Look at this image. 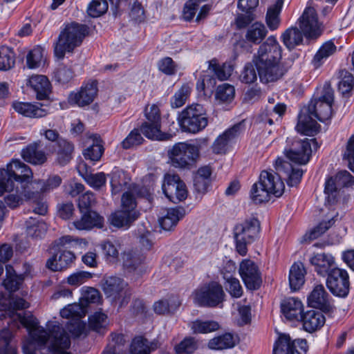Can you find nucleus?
Wrapping results in <instances>:
<instances>
[{
	"instance_id": "1",
	"label": "nucleus",
	"mask_w": 354,
	"mask_h": 354,
	"mask_svg": "<svg viewBox=\"0 0 354 354\" xmlns=\"http://www.w3.org/2000/svg\"><path fill=\"white\" fill-rule=\"evenodd\" d=\"M281 57L282 49L274 36H270L260 45L252 62L261 82L277 81L286 73L281 63Z\"/></svg>"
},
{
	"instance_id": "2",
	"label": "nucleus",
	"mask_w": 354,
	"mask_h": 354,
	"mask_svg": "<svg viewBox=\"0 0 354 354\" xmlns=\"http://www.w3.org/2000/svg\"><path fill=\"white\" fill-rule=\"evenodd\" d=\"M24 328L28 332L31 341L39 346H44L50 339L49 350L53 354H66L71 346V340L64 329L54 326L50 334L39 326V322L30 312L24 311Z\"/></svg>"
},
{
	"instance_id": "3",
	"label": "nucleus",
	"mask_w": 354,
	"mask_h": 354,
	"mask_svg": "<svg viewBox=\"0 0 354 354\" xmlns=\"http://www.w3.org/2000/svg\"><path fill=\"white\" fill-rule=\"evenodd\" d=\"M87 32L86 25L71 23L61 31L55 46V55L62 59L66 52H72L80 46Z\"/></svg>"
},
{
	"instance_id": "4",
	"label": "nucleus",
	"mask_w": 354,
	"mask_h": 354,
	"mask_svg": "<svg viewBox=\"0 0 354 354\" xmlns=\"http://www.w3.org/2000/svg\"><path fill=\"white\" fill-rule=\"evenodd\" d=\"M199 154L200 146L196 142H178L168 151L171 165L180 169H191Z\"/></svg>"
},
{
	"instance_id": "5",
	"label": "nucleus",
	"mask_w": 354,
	"mask_h": 354,
	"mask_svg": "<svg viewBox=\"0 0 354 354\" xmlns=\"http://www.w3.org/2000/svg\"><path fill=\"white\" fill-rule=\"evenodd\" d=\"M178 120L183 131L192 133L202 131L208 124L205 109L199 104L187 106L179 115Z\"/></svg>"
},
{
	"instance_id": "6",
	"label": "nucleus",
	"mask_w": 354,
	"mask_h": 354,
	"mask_svg": "<svg viewBox=\"0 0 354 354\" xmlns=\"http://www.w3.org/2000/svg\"><path fill=\"white\" fill-rule=\"evenodd\" d=\"M260 231V223L257 218L250 217L236 225L234 229L237 252L245 256L248 252L247 245L253 243Z\"/></svg>"
},
{
	"instance_id": "7",
	"label": "nucleus",
	"mask_w": 354,
	"mask_h": 354,
	"mask_svg": "<svg viewBox=\"0 0 354 354\" xmlns=\"http://www.w3.org/2000/svg\"><path fill=\"white\" fill-rule=\"evenodd\" d=\"M139 216L135 197L131 193L127 192L122 197L121 209L112 213L109 221L113 226L118 228H129Z\"/></svg>"
},
{
	"instance_id": "8",
	"label": "nucleus",
	"mask_w": 354,
	"mask_h": 354,
	"mask_svg": "<svg viewBox=\"0 0 354 354\" xmlns=\"http://www.w3.org/2000/svg\"><path fill=\"white\" fill-rule=\"evenodd\" d=\"M102 288L106 298L122 308L128 304L132 295L131 289L123 279L111 276L104 279Z\"/></svg>"
},
{
	"instance_id": "9",
	"label": "nucleus",
	"mask_w": 354,
	"mask_h": 354,
	"mask_svg": "<svg viewBox=\"0 0 354 354\" xmlns=\"http://www.w3.org/2000/svg\"><path fill=\"white\" fill-rule=\"evenodd\" d=\"M319 147L315 138L295 139L290 145L286 147L284 153L286 157L292 162L306 165L310 160L313 150L316 151Z\"/></svg>"
},
{
	"instance_id": "10",
	"label": "nucleus",
	"mask_w": 354,
	"mask_h": 354,
	"mask_svg": "<svg viewBox=\"0 0 354 354\" xmlns=\"http://www.w3.org/2000/svg\"><path fill=\"white\" fill-rule=\"evenodd\" d=\"M225 292L221 284L216 281L206 283L194 292V299L200 306L216 307L222 304Z\"/></svg>"
},
{
	"instance_id": "11",
	"label": "nucleus",
	"mask_w": 354,
	"mask_h": 354,
	"mask_svg": "<svg viewBox=\"0 0 354 354\" xmlns=\"http://www.w3.org/2000/svg\"><path fill=\"white\" fill-rule=\"evenodd\" d=\"M334 101V91L330 86H325L318 99L311 101L308 111L322 122L330 120L333 114L332 105Z\"/></svg>"
},
{
	"instance_id": "12",
	"label": "nucleus",
	"mask_w": 354,
	"mask_h": 354,
	"mask_svg": "<svg viewBox=\"0 0 354 354\" xmlns=\"http://www.w3.org/2000/svg\"><path fill=\"white\" fill-rule=\"evenodd\" d=\"M146 121L142 124L140 131L149 139L165 140L167 134L162 133L161 128L160 113L156 104L148 105L145 109Z\"/></svg>"
},
{
	"instance_id": "13",
	"label": "nucleus",
	"mask_w": 354,
	"mask_h": 354,
	"mask_svg": "<svg viewBox=\"0 0 354 354\" xmlns=\"http://www.w3.org/2000/svg\"><path fill=\"white\" fill-rule=\"evenodd\" d=\"M162 188L166 197L174 203L185 201L188 195L186 185L178 174H165Z\"/></svg>"
},
{
	"instance_id": "14",
	"label": "nucleus",
	"mask_w": 354,
	"mask_h": 354,
	"mask_svg": "<svg viewBox=\"0 0 354 354\" xmlns=\"http://www.w3.org/2000/svg\"><path fill=\"white\" fill-rule=\"evenodd\" d=\"M308 345L305 339H292L288 334H281L273 346V354H306Z\"/></svg>"
},
{
	"instance_id": "15",
	"label": "nucleus",
	"mask_w": 354,
	"mask_h": 354,
	"mask_svg": "<svg viewBox=\"0 0 354 354\" xmlns=\"http://www.w3.org/2000/svg\"><path fill=\"white\" fill-rule=\"evenodd\" d=\"M326 286L335 296L346 297L350 290L349 276L346 270L336 268L327 275Z\"/></svg>"
},
{
	"instance_id": "16",
	"label": "nucleus",
	"mask_w": 354,
	"mask_h": 354,
	"mask_svg": "<svg viewBox=\"0 0 354 354\" xmlns=\"http://www.w3.org/2000/svg\"><path fill=\"white\" fill-rule=\"evenodd\" d=\"M297 24L307 39H317L322 35L321 24L316 10L312 7H307L304 10Z\"/></svg>"
},
{
	"instance_id": "17",
	"label": "nucleus",
	"mask_w": 354,
	"mask_h": 354,
	"mask_svg": "<svg viewBox=\"0 0 354 354\" xmlns=\"http://www.w3.org/2000/svg\"><path fill=\"white\" fill-rule=\"evenodd\" d=\"M86 313V308L82 303L68 304L60 311V315L63 318L74 319V324L68 326V329L75 337H80L84 332L85 325L81 322L80 319L84 317Z\"/></svg>"
},
{
	"instance_id": "18",
	"label": "nucleus",
	"mask_w": 354,
	"mask_h": 354,
	"mask_svg": "<svg viewBox=\"0 0 354 354\" xmlns=\"http://www.w3.org/2000/svg\"><path fill=\"white\" fill-rule=\"evenodd\" d=\"M243 125L239 122L226 129L218 136L212 145V151L216 154H224L237 142L243 132Z\"/></svg>"
},
{
	"instance_id": "19",
	"label": "nucleus",
	"mask_w": 354,
	"mask_h": 354,
	"mask_svg": "<svg viewBox=\"0 0 354 354\" xmlns=\"http://www.w3.org/2000/svg\"><path fill=\"white\" fill-rule=\"evenodd\" d=\"M239 274L245 286L251 290L260 288L262 279L257 265L250 259H243L239 265Z\"/></svg>"
},
{
	"instance_id": "20",
	"label": "nucleus",
	"mask_w": 354,
	"mask_h": 354,
	"mask_svg": "<svg viewBox=\"0 0 354 354\" xmlns=\"http://www.w3.org/2000/svg\"><path fill=\"white\" fill-rule=\"evenodd\" d=\"M97 91V82L90 81L84 84L78 92L71 93L68 96V102L80 107L88 106L93 102Z\"/></svg>"
},
{
	"instance_id": "21",
	"label": "nucleus",
	"mask_w": 354,
	"mask_h": 354,
	"mask_svg": "<svg viewBox=\"0 0 354 354\" xmlns=\"http://www.w3.org/2000/svg\"><path fill=\"white\" fill-rule=\"evenodd\" d=\"M259 182L271 195L280 197L284 192L285 185L281 180V173L262 171L259 176Z\"/></svg>"
},
{
	"instance_id": "22",
	"label": "nucleus",
	"mask_w": 354,
	"mask_h": 354,
	"mask_svg": "<svg viewBox=\"0 0 354 354\" xmlns=\"http://www.w3.org/2000/svg\"><path fill=\"white\" fill-rule=\"evenodd\" d=\"M274 168L281 176L284 174V178H287L288 185L291 187L300 183L304 174V171L299 167H295L290 162L279 158L275 161Z\"/></svg>"
},
{
	"instance_id": "23",
	"label": "nucleus",
	"mask_w": 354,
	"mask_h": 354,
	"mask_svg": "<svg viewBox=\"0 0 354 354\" xmlns=\"http://www.w3.org/2000/svg\"><path fill=\"white\" fill-rule=\"evenodd\" d=\"M309 306L328 312L331 309L330 297L322 284L316 285L307 298Z\"/></svg>"
},
{
	"instance_id": "24",
	"label": "nucleus",
	"mask_w": 354,
	"mask_h": 354,
	"mask_svg": "<svg viewBox=\"0 0 354 354\" xmlns=\"http://www.w3.org/2000/svg\"><path fill=\"white\" fill-rule=\"evenodd\" d=\"M46 261V267L52 271H62L71 267L75 259L73 252L66 250H57Z\"/></svg>"
},
{
	"instance_id": "25",
	"label": "nucleus",
	"mask_w": 354,
	"mask_h": 354,
	"mask_svg": "<svg viewBox=\"0 0 354 354\" xmlns=\"http://www.w3.org/2000/svg\"><path fill=\"white\" fill-rule=\"evenodd\" d=\"M317 274L326 277L333 269L336 268L335 258L329 253L313 254L309 259Z\"/></svg>"
},
{
	"instance_id": "26",
	"label": "nucleus",
	"mask_w": 354,
	"mask_h": 354,
	"mask_svg": "<svg viewBox=\"0 0 354 354\" xmlns=\"http://www.w3.org/2000/svg\"><path fill=\"white\" fill-rule=\"evenodd\" d=\"M299 320L305 331L312 333L320 330L326 322V319L321 311L309 310L301 315Z\"/></svg>"
},
{
	"instance_id": "27",
	"label": "nucleus",
	"mask_w": 354,
	"mask_h": 354,
	"mask_svg": "<svg viewBox=\"0 0 354 354\" xmlns=\"http://www.w3.org/2000/svg\"><path fill=\"white\" fill-rule=\"evenodd\" d=\"M313 118V115L304 107L298 116V122L296 126L297 131L301 134L310 136L318 133L320 125Z\"/></svg>"
},
{
	"instance_id": "28",
	"label": "nucleus",
	"mask_w": 354,
	"mask_h": 354,
	"mask_svg": "<svg viewBox=\"0 0 354 354\" xmlns=\"http://www.w3.org/2000/svg\"><path fill=\"white\" fill-rule=\"evenodd\" d=\"M281 311L283 317L290 321H299L304 311L301 301L295 297H288L281 303Z\"/></svg>"
},
{
	"instance_id": "29",
	"label": "nucleus",
	"mask_w": 354,
	"mask_h": 354,
	"mask_svg": "<svg viewBox=\"0 0 354 354\" xmlns=\"http://www.w3.org/2000/svg\"><path fill=\"white\" fill-rule=\"evenodd\" d=\"M24 160L34 165L46 162L47 153L44 151L41 141L34 142L24 149Z\"/></svg>"
},
{
	"instance_id": "30",
	"label": "nucleus",
	"mask_w": 354,
	"mask_h": 354,
	"mask_svg": "<svg viewBox=\"0 0 354 354\" xmlns=\"http://www.w3.org/2000/svg\"><path fill=\"white\" fill-rule=\"evenodd\" d=\"M27 85L36 93L38 100L48 97L51 93V84L48 77L43 75H33L28 80Z\"/></svg>"
},
{
	"instance_id": "31",
	"label": "nucleus",
	"mask_w": 354,
	"mask_h": 354,
	"mask_svg": "<svg viewBox=\"0 0 354 354\" xmlns=\"http://www.w3.org/2000/svg\"><path fill=\"white\" fill-rule=\"evenodd\" d=\"M24 201L32 204L33 212L39 215L44 216L48 212V205L44 201V195L39 192L26 187H24Z\"/></svg>"
},
{
	"instance_id": "32",
	"label": "nucleus",
	"mask_w": 354,
	"mask_h": 354,
	"mask_svg": "<svg viewBox=\"0 0 354 354\" xmlns=\"http://www.w3.org/2000/svg\"><path fill=\"white\" fill-rule=\"evenodd\" d=\"M80 220L73 223V226L79 230H91L95 227L101 228L103 226L104 218L95 212H82Z\"/></svg>"
},
{
	"instance_id": "33",
	"label": "nucleus",
	"mask_w": 354,
	"mask_h": 354,
	"mask_svg": "<svg viewBox=\"0 0 354 354\" xmlns=\"http://www.w3.org/2000/svg\"><path fill=\"white\" fill-rule=\"evenodd\" d=\"M21 310H22L21 298L15 300L3 299L0 301V311L4 312L3 314L0 315V317L8 316L22 325V315L19 312Z\"/></svg>"
},
{
	"instance_id": "34",
	"label": "nucleus",
	"mask_w": 354,
	"mask_h": 354,
	"mask_svg": "<svg viewBox=\"0 0 354 354\" xmlns=\"http://www.w3.org/2000/svg\"><path fill=\"white\" fill-rule=\"evenodd\" d=\"M62 183V178L58 175L50 176L46 180H34L26 187L41 192V194L50 193L59 187Z\"/></svg>"
},
{
	"instance_id": "35",
	"label": "nucleus",
	"mask_w": 354,
	"mask_h": 354,
	"mask_svg": "<svg viewBox=\"0 0 354 354\" xmlns=\"http://www.w3.org/2000/svg\"><path fill=\"white\" fill-rule=\"evenodd\" d=\"M304 37V32L299 28L291 26L282 33L281 38L284 46L292 50L303 44Z\"/></svg>"
},
{
	"instance_id": "36",
	"label": "nucleus",
	"mask_w": 354,
	"mask_h": 354,
	"mask_svg": "<svg viewBox=\"0 0 354 354\" xmlns=\"http://www.w3.org/2000/svg\"><path fill=\"white\" fill-rule=\"evenodd\" d=\"M185 214V210L181 207L167 209V213L159 219L160 225L163 230H171L176 226Z\"/></svg>"
},
{
	"instance_id": "37",
	"label": "nucleus",
	"mask_w": 354,
	"mask_h": 354,
	"mask_svg": "<svg viewBox=\"0 0 354 354\" xmlns=\"http://www.w3.org/2000/svg\"><path fill=\"white\" fill-rule=\"evenodd\" d=\"M306 270L302 263H295L289 272V284L292 290H299L305 282Z\"/></svg>"
},
{
	"instance_id": "38",
	"label": "nucleus",
	"mask_w": 354,
	"mask_h": 354,
	"mask_svg": "<svg viewBox=\"0 0 354 354\" xmlns=\"http://www.w3.org/2000/svg\"><path fill=\"white\" fill-rule=\"evenodd\" d=\"M268 30L261 22H254L248 26L245 35V39L248 43L259 44L266 38Z\"/></svg>"
},
{
	"instance_id": "39",
	"label": "nucleus",
	"mask_w": 354,
	"mask_h": 354,
	"mask_svg": "<svg viewBox=\"0 0 354 354\" xmlns=\"http://www.w3.org/2000/svg\"><path fill=\"white\" fill-rule=\"evenodd\" d=\"M74 145L65 139H59L57 142L56 160L60 165H66L73 158Z\"/></svg>"
},
{
	"instance_id": "40",
	"label": "nucleus",
	"mask_w": 354,
	"mask_h": 354,
	"mask_svg": "<svg viewBox=\"0 0 354 354\" xmlns=\"http://www.w3.org/2000/svg\"><path fill=\"white\" fill-rule=\"evenodd\" d=\"M26 228L27 238L35 241L44 236L47 231V225L42 221L30 218L26 222Z\"/></svg>"
},
{
	"instance_id": "41",
	"label": "nucleus",
	"mask_w": 354,
	"mask_h": 354,
	"mask_svg": "<svg viewBox=\"0 0 354 354\" xmlns=\"http://www.w3.org/2000/svg\"><path fill=\"white\" fill-rule=\"evenodd\" d=\"M337 46L333 41L324 42L314 55L312 64L315 68H319L329 57L335 54Z\"/></svg>"
},
{
	"instance_id": "42",
	"label": "nucleus",
	"mask_w": 354,
	"mask_h": 354,
	"mask_svg": "<svg viewBox=\"0 0 354 354\" xmlns=\"http://www.w3.org/2000/svg\"><path fill=\"white\" fill-rule=\"evenodd\" d=\"M157 348L158 344L156 342H149L146 338L139 336L133 339L130 351L132 354H150Z\"/></svg>"
},
{
	"instance_id": "43",
	"label": "nucleus",
	"mask_w": 354,
	"mask_h": 354,
	"mask_svg": "<svg viewBox=\"0 0 354 354\" xmlns=\"http://www.w3.org/2000/svg\"><path fill=\"white\" fill-rule=\"evenodd\" d=\"M22 283L21 275L17 274L13 267L10 265L6 266V279L2 285L10 292H14L19 289Z\"/></svg>"
},
{
	"instance_id": "44",
	"label": "nucleus",
	"mask_w": 354,
	"mask_h": 354,
	"mask_svg": "<svg viewBox=\"0 0 354 354\" xmlns=\"http://www.w3.org/2000/svg\"><path fill=\"white\" fill-rule=\"evenodd\" d=\"M22 180L21 176H12L6 169H0V196L14 190L16 183Z\"/></svg>"
},
{
	"instance_id": "45",
	"label": "nucleus",
	"mask_w": 354,
	"mask_h": 354,
	"mask_svg": "<svg viewBox=\"0 0 354 354\" xmlns=\"http://www.w3.org/2000/svg\"><path fill=\"white\" fill-rule=\"evenodd\" d=\"M104 149L102 140L100 138V137L95 136L93 138L92 145L84 150L83 156L87 160L97 162L101 158L104 153Z\"/></svg>"
},
{
	"instance_id": "46",
	"label": "nucleus",
	"mask_w": 354,
	"mask_h": 354,
	"mask_svg": "<svg viewBox=\"0 0 354 354\" xmlns=\"http://www.w3.org/2000/svg\"><path fill=\"white\" fill-rule=\"evenodd\" d=\"M189 327L194 333L205 334L216 331L219 329V324L214 320L196 319L189 324Z\"/></svg>"
},
{
	"instance_id": "47",
	"label": "nucleus",
	"mask_w": 354,
	"mask_h": 354,
	"mask_svg": "<svg viewBox=\"0 0 354 354\" xmlns=\"http://www.w3.org/2000/svg\"><path fill=\"white\" fill-rule=\"evenodd\" d=\"M178 297L172 296L168 299H160L153 304V310L157 314H166L174 312L180 306Z\"/></svg>"
},
{
	"instance_id": "48",
	"label": "nucleus",
	"mask_w": 354,
	"mask_h": 354,
	"mask_svg": "<svg viewBox=\"0 0 354 354\" xmlns=\"http://www.w3.org/2000/svg\"><path fill=\"white\" fill-rule=\"evenodd\" d=\"M235 346L234 337L230 333H225L212 339L208 346L211 349L223 350L232 348Z\"/></svg>"
},
{
	"instance_id": "49",
	"label": "nucleus",
	"mask_w": 354,
	"mask_h": 354,
	"mask_svg": "<svg viewBox=\"0 0 354 354\" xmlns=\"http://www.w3.org/2000/svg\"><path fill=\"white\" fill-rule=\"evenodd\" d=\"M44 62V49L39 46L33 48L26 56V64L30 69L40 67Z\"/></svg>"
},
{
	"instance_id": "50",
	"label": "nucleus",
	"mask_w": 354,
	"mask_h": 354,
	"mask_svg": "<svg viewBox=\"0 0 354 354\" xmlns=\"http://www.w3.org/2000/svg\"><path fill=\"white\" fill-rule=\"evenodd\" d=\"M208 69L214 73L216 78L221 81H224L230 77L232 72V67L230 64H219L216 59H212L209 62Z\"/></svg>"
},
{
	"instance_id": "51",
	"label": "nucleus",
	"mask_w": 354,
	"mask_h": 354,
	"mask_svg": "<svg viewBox=\"0 0 354 354\" xmlns=\"http://www.w3.org/2000/svg\"><path fill=\"white\" fill-rule=\"evenodd\" d=\"M15 64V54L12 48L7 46L0 48V71H8Z\"/></svg>"
},
{
	"instance_id": "52",
	"label": "nucleus",
	"mask_w": 354,
	"mask_h": 354,
	"mask_svg": "<svg viewBox=\"0 0 354 354\" xmlns=\"http://www.w3.org/2000/svg\"><path fill=\"white\" fill-rule=\"evenodd\" d=\"M109 176L111 177L110 183L112 194H119L123 190L124 185L127 184L123 171L115 168Z\"/></svg>"
},
{
	"instance_id": "53",
	"label": "nucleus",
	"mask_w": 354,
	"mask_h": 354,
	"mask_svg": "<svg viewBox=\"0 0 354 354\" xmlns=\"http://www.w3.org/2000/svg\"><path fill=\"white\" fill-rule=\"evenodd\" d=\"M43 104L39 102H24V116L32 118H40L48 114V111L43 108Z\"/></svg>"
},
{
	"instance_id": "54",
	"label": "nucleus",
	"mask_w": 354,
	"mask_h": 354,
	"mask_svg": "<svg viewBox=\"0 0 354 354\" xmlns=\"http://www.w3.org/2000/svg\"><path fill=\"white\" fill-rule=\"evenodd\" d=\"M281 3L277 1V3L268 8L266 14V24L270 30H277L280 24L279 17L281 11Z\"/></svg>"
},
{
	"instance_id": "55",
	"label": "nucleus",
	"mask_w": 354,
	"mask_h": 354,
	"mask_svg": "<svg viewBox=\"0 0 354 354\" xmlns=\"http://www.w3.org/2000/svg\"><path fill=\"white\" fill-rule=\"evenodd\" d=\"M270 196L271 194L265 187H263L259 181L252 186L250 197L254 203L260 204L268 202Z\"/></svg>"
},
{
	"instance_id": "56",
	"label": "nucleus",
	"mask_w": 354,
	"mask_h": 354,
	"mask_svg": "<svg viewBox=\"0 0 354 354\" xmlns=\"http://www.w3.org/2000/svg\"><path fill=\"white\" fill-rule=\"evenodd\" d=\"M225 287L227 292L234 298H240L243 292L242 286L239 280L234 277H230L229 274L225 275Z\"/></svg>"
},
{
	"instance_id": "57",
	"label": "nucleus",
	"mask_w": 354,
	"mask_h": 354,
	"mask_svg": "<svg viewBox=\"0 0 354 354\" xmlns=\"http://www.w3.org/2000/svg\"><path fill=\"white\" fill-rule=\"evenodd\" d=\"M192 88L189 84H183L171 98L172 108H180L183 106L191 93Z\"/></svg>"
},
{
	"instance_id": "58",
	"label": "nucleus",
	"mask_w": 354,
	"mask_h": 354,
	"mask_svg": "<svg viewBox=\"0 0 354 354\" xmlns=\"http://www.w3.org/2000/svg\"><path fill=\"white\" fill-rule=\"evenodd\" d=\"M12 338V333L9 329L4 328L0 331V342L2 344L0 354H17L16 348L10 344Z\"/></svg>"
},
{
	"instance_id": "59",
	"label": "nucleus",
	"mask_w": 354,
	"mask_h": 354,
	"mask_svg": "<svg viewBox=\"0 0 354 354\" xmlns=\"http://www.w3.org/2000/svg\"><path fill=\"white\" fill-rule=\"evenodd\" d=\"M212 171L209 167H203L198 169L194 178V185L199 192L207 189V180L210 177Z\"/></svg>"
},
{
	"instance_id": "60",
	"label": "nucleus",
	"mask_w": 354,
	"mask_h": 354,
	"mask_svg": "<svg viewBox=\"0 0 354 354\" xmlns=\"http://www.w3.org/2000/svg\"><path fill=\"white\" fill-rule=\"evenodd\" d=\"M108 10L106 0H93L87 7V13L91 17H98Z\"/></svg>"
},
{
	"instance_id": "61",
	"label": "nucleus",
	"mask_w": 354,
	"mask_h": 354,
	"mask_svg": "<svg viewBox=\"0 0 354 354\" xmlns=\"http://www.w3.org/2000/svg\"><path fill=\"white\" fill-rule=\"evenodd\" d=\"M106 315L103 313L97 312L94 313L89 317V328L94 331L100 333L101 330L104 329L106 326Z\"/></svg>"
},
{
	"instance_id": "62",
	"label": "nucleus",
	"mask_w": 354,
	"mask_h": 354,
	"mask_svg": "<svg viewBox=\"0 0 354 354\" xmlns=\"http://www.w3.org/2000/svg\"><path fill=\"white\" fill-rule=\"evenodd\" d=\"M234 86L228 84H223L218 86L216 97L221 102H230L234 97Z\"/></svg>"
},
{
	"instance_id": "63",
	"label": "nucleus",
	"mask_w": 354,
	"mask_h": 354,
	"mask_svg": "<svg viewBox=\"0 0 354 354\" xmlns=\"http://www.w3.org/2000/svg\"><path fill=\"white\" fill-rule=\"evenodd\" d=\"M158 68L167 75H174L177 71V65L169 57L162 58L158 62Z\"/></svg>"
},
{
	"instance_id": "64",
	"label": "nucleus",
	"mask_w": 354,
	"mask_h": 354,
	"mask_svg": "<svg viewBox=\"0 0 354 354\" xmlns=\"http://www.w3.org/2000/svg\"><path fill=\"white\" fill-rule=\"evenodd\" d=\"M196 349V342L192 337L184 339L175 348L176 354H192Z\"/></svg>"
}]
</instances>
